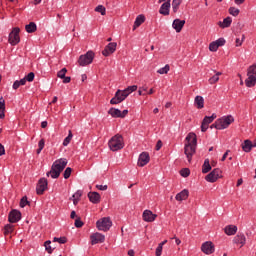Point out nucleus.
Returning <instances> with one entry per match:
<instances>
[{"instance_id":"obj_10","label":"nucleus","mask_w":256,"mask_h":256,"mask_svg":"<svg viewBox=\"0 0 256 256\" xmlns=\"http://www.w3.org/2000/svg\"><path fill=\"white\" fill-rule=\"evenodd\" d=\"M218 179H221V169L216 168L205 176V181L208 183H215Z\"/></svg>"},{"instance_id":"obj_40","label":"nucleus","mask_w":256,"mask_h":256,"mask_svg":"<svg viewBox=\"0 0 256 256\" xmlns=\"http://www.w3.org/2000/svg\"><path fill=\"white\" fill-rule=\"evenodd\" d=\"M44 246H45V250L47 251V253H49V254L53 253V248H51V241L50 240H47L44 243Z\"/></svg>"},{"instance_id":"obj_15","label":"nucleus","mask_w":256,"mask_h":256,"mask_svg":"<svg viewBox=\"0 0 256 256\" xmlns=\"http://www.w3.org/2000/svg\"><path fill=\"white\" fill-rule=\"evenodd\" d=\"M20 219H21V211L15 210V209L10 211L8 215L9 223H19Z\"/></svg>"},{"instance_id":"obj_39","label":"nucleus","mask_w":256,"mask_h":256,"mask_svg":"<svg viewBox=\"0 0 256 256\" xmlns=\"http://www.w3.org/2000/svg\"><path fill=\"white\" fill-rule=\"evenodd\" d=\"M218 49H219V46H217L215 41H213L209 44V51H211L212 53H216V51H218Z\"/></svg>"},{"instance_id":"obj_35","label":"nucleus","mask_w":256,"mask_h":256,"mask_svg":"<svg viewBox=\"0 0 256 256\" xmlns=\"http://www.w3.org/2000/svg\"><path fill=\"white\" fill-rule=\"evenodd\" d=\"M13 233V224H6L4 226V235H11Z\"/></svg>"},{"instance_id":"obj_3","label":"nucleus","mask_w":256,"mask_h":256,"mask_svg":"<svg viewBox=\"0 0 256 256\" xmlns=\"http://www.w3.org/2000/svg\"><path fill=\"white\" fill-rule=\"evenodd\" d=\"M65 167H67V160L65 158L57 159L53 162L51 170L47 172L46 175L47 177L50 175L52 179H59V176Z\"/></svg>"},{"instance_id":"obj_45","label":"nucleus","mask_w":256,"mask_h":256,"mask_svg":"<svg viewBox=\"0 0 256 256\" xmlns=\"http://www.w3.org/2000/svg\"><path fill=\"white\" fill-rule=\"evenodd\" d=\"M83 196V191L78 190L77 192H75L72 195V199H77L78 201H80L81 197Z\"/></svg>"},{"instance_id":"obj_54","label":"nucleus","mask_w":256,"mask_h":256,"mask_svg":"<svg viewBox=\"0 0 256 256\" xmlns=\"http://www.w3.org/2000/svg\"><path fill=\"white\" fill-rule=\"evenodd\" d=\"M96 189L99 191H107L108 186L107 185H96Z\"/></svg>"},{"instance_id":"obj_34","label":"nucleus","mask_w":256,"mask_h":256,"mask_svg":"<svg viewBox=\"0 0 256 256\" xmlns=\"http://www.w3.org/2000/svg\"><path fill=\"white\" fill-rule=\"evenodd\" d=\"M71 139H73V132H71V130H69L68 136L63 141V146L67 147V145H69V143H71Z\"/></svg>"},{"instance_id":"obj_16","label":"nucleus","mask_w":256,"mask_h":256,"mask_svg":"<svg viewBox=\"0 0 256 256\" xmlns=\"http://www.w3.org/2000/svg\"><path fill=\"white\" fill-rule=\"evenodd\" d=\"M142 218L146 223H153L157 219V214H153L151 210H144Z\"/></svg>"},{"instance_id":"obj_49","label":"nucleus","mask_w":256,"mask_h":256,"mask_svg":"<svg viewBox=\"0 0 256 256\" xmlns=\"http://www.w3.org/2000/svg\"><path fill=\"white\" fill-rule=\"evenodd\" d=\"M243 41H245V35H242V39L236 38L235 40L236 47H241V45H243Z\"/></svg>"},{"instance_id":"obj_59","label":"nucleus","mask_w":256,"mask_h":256,"mask_svg":"<svg viewBox=\"0 0 256 256\" xmlns=\"http://www.w3.org/2000/svg\"><path fill=\"white\" fill-rule=\"evenodd\" d=\"M62 79H63V83H71V77L69 76H64V78Z\"/></svg>"},{"instance_id":"obj_43","label":"nucleus","mask_w":256,"mask_h":256,"mask_svg":"<svg viewBox=\"0 0 256 256\" xmlns=\"http://www.w3.org/2000/svg\"><path fill=\"white\" fill-rule=\"evenodd\" d=\"M214 42L218 48L223 47L226 43L225 38H219V39L215 40Z\"/></svg>"},{"instance_id":"obj_47","label":"nucleus","mask_w":256,"mask_h":256,"mask_svg":"<svg viewBox=\"0 0 256 256\" xmlns=\"http://www.w3.org/2000/svg\"><path fill=\"white\" fill-rule=\"evenodd\" d=\"M26 81H28L29 83H31L32 81H34L35 79V73L30 72L25 76Z\"/></svg>"},{"instance_id":"obj_60","label":"nucleus","mask_w":256,"mask_h":256,"mask_svg":"<svg viewBox=\"0 0 256 256\" xmlns=\"http://www.w3.org/2000/svg\"><path fill=\"white\" fill-rule=\"evenodd\" d=\"M183 0H173L172 5H178L180 6Z\"/></svg>"},{"instance_id":"obj_38","label":"nucleus","mask_w":256,"mask_h":256,"mask_svg":"<svg viewBox=\"0 0 256 256\" xmlns=\"http://www.w3.org/2000/svg\"><path fill=\"white\" fill-rule=\"evenodd\" d=\"M95 11L97 13H100L101 15H106L107 10L105 9V7L103 5H99L95 8Z\"/></svg>"},{"instance_id":"obj_2","label":"nucleus","mask_w":256,"mask_h":256,"mask_svg":"<svg viewBox=\"0 0 256 256\" xmlns=\"http://www.w3.org/2000/svg\"><path fill=\"white\" fill-rule=\"evenodd\" d=\"M137 90V85L128 86L124 90H117L115 96L110 100V105H119L123 103L131 93Z\"/></svg>"},{"instance_id":"obj_58","label":"nucleus","mask_w":256,"mask_h":256,"mask_svg":"<svg viewBox=\"0 0 256 256\" xmlns=\"http://www.w3.org/2000/svg\"><path fill=\"white\" fill-rule=\"evenodd\" d=\"M161 147H163V142H161V140H159L156 144V151H159V149H161Z\"/></svg>"},{"instance_id":"obj_64","label":"nucleus","mask_w":256,"mask_h":256,"mask_svg":"<svg viewBox=\"0 0 256 256\" xmlns=\"http://www.w3.org/2000/svg\"><path fill=\"white\" fill-rule=\"evenodd\" d=\"M172 239H175L176 245H179L181 243V239H179L177 237H173Z\"/></svg>"},{"instance_id":"obj_44","label":"nucleus","mask_w":256,"mask_h":256,"mask_svg":"<svg viewBox=\"0 0 256 256\" xmlns=\"http://www.w3.org/2000/svg\"><path fill=\"white\" fill-rule=\"evenodd\" d=\"M180 175L182 177H189V175H191V171L189 170V168H184L180 171Z\"/></svg>"},{"instance_id":"obj_20","label":"nucleus","mask_w":256,"mask_h":256,"mask_svg":"<svg viewBox=\"0 0 256 256\" xmlns=\"http://www.w3.org/2000/svg\"><path fill=\"white\" fill-rule=\"evenodd\" d=\"M183 27H185V20H181L179 18L174 19L172 29H174L176 33H181V31H183Z\"/></svg>"},{"instance_id":"obj_18","label":"nucleus","mask_w":256,"mask_h":256,"mask_svg":"<svg viewBox=\"0 0 256 256\" xmlns=\"http://www.w3.org/2000/svg\"><path fill=\"white\" fill-rule=\"evenodd\" d=\"M233 243L237 245L240 249L241 247H244V245L247 243V238L245 237V234H237L233 238Z\"/></svg>"},{"instance_id":"obj_29","label":"nucleus","mask_w":256,"mask_h":256,"mask_svg":"<svg viewBox=\"0 0 256 256\" xmlns=\"http://www.w3.org/2000/svg\"><path fill=\"white\" fill-rule=\"evenodd\" d=\"M213 73H215V75L208 79L210 85H215V83L219 82V77L223 75L222 72H216L215 70H213Z\"/></svg>"},{"instance_id":"obj_57","label":"nucleus","mask_w":256,"mask_h":256,"mask_svg":"<svg viewBox=\"0 0 256 256\" xmlns=\"http://www.w3.org/2000/svg\"><path fill=\"white\" fill-rule=\"evenodd\" d=\"M179 5H177V4H172V11H173V13H177L178 11H179Z\"/></svg>"},{"instance_id":"obj_26","label":"nucleus","mask_w":256,"mask_h":256,"mask_svg":"<svg viewBox=\"0 0 256 256\" xmlns=\"http://www.w3.org/2000/svg\"><path fill=\"white\" fill-rule=\"evenodd\" d=\"M143 23H145V15L140 14L136 17V19L134 21L133 31H135V29H137V27H141V25H143Z\"/></svg>"},{"instance_id":"obj_8","label":"nucleus","mask_w":256,"mask_h":256,"mask_svg":"<svg viewBox=\"0 0 256 256\" xmlns=\"http://www.w3.org/2000/svg\"><path fill=\"white\" fill-rule=\"evenodd\" d=\"M113 225V222L111 221V218L104 217L96 222V227L98 231H109Z\"/></svg>"},{"instance_id":"obj_11","label":"nucleus","mask_w":256,"mask_h":256,"mask_svg":"<svg viewBox=\"0 0 256 256\" xmlns=\"http://www.w3.org/2000/svg\"><path fill=\"white\" fill-rule=\"evenodd\" d=\"M129 113V110H119L117 108H110L108 110V115H111L114 119L120 118V119H125Z\"/></svg>"},{"instance_id":"obj_22","label":"nucleus","mask_w":256,"mask_h":256,"mask_svg":"<svg viewBox=\"0 0 256 256\" xmlns=\"http://www.w3.org/2000/svg\"><path fill=\"white\" fill-rule=\"evenodd\" d=\"M88 198L91 203H94V205L101 202V195L98 192H89Z\"/></svg>"},{"instance_id":"obj_30","label":"nucleus","mask_w":256,"mask_h":256,"mask_svg":"<svg viewBox=\"0 0 256 256\" xmlns=\"http://www.w3.org/2000/svg\"><path fill=\"white\" fill-rule=\"evenodd\" d=\"M25 30L27 33H35V31H37V24H35V22H30L25 26Z\"/></svg>"},{"instance_id":"obj_41","label":"nucleus","mask_w":256,"mask_h":256,"mask_svg":"<svg viewBox=\"0 0 256 256\" xmlns=\"http://www.w3.org/2000/svg\"><path fill=\"white\" fill-rule=\"evenodd\" d=\"M65 75H67V68H62L60 71L57 73V77L59 79L65 78Z\"/></svg>"},{"instance_id":"obj_53","label":"nucleus","mask_w":256,"mask_h":256,"mask_svg":"<svg viewBox=\"0 0 256 256\" xmlns=\"http://www.w3.org/2000/svg\"><path fill=\"white\" fill-rule=\"evenodd\" d=\"M38 149H45V139H41L38 142Z\"/></svg>"},{"instance_id":"obj_21","label":"nucleus","mask_w":256,"mask_h":256,"mask_svg":"<svg viewBox=\"0 0 256 256\" xmlns=\"http://www.w3.org/2000/svg\"><path fill=\"white\" fill-rule=\"evenodd\" d=\"M170 9H171V0H168L161 5L159 9V13L160 15H164L165 17H167V15H169L170 13Z\"/></svg>"},{"instance_id":"obj_51","label":"nucleus","mask_w":256,"mask_h":256,"mask_svg":"<svg viewBox=\"0 0 256 256\" xmlns=\"http://www.w3.org/2000/svg\"><path fill=\"white\" fill-rule=\"evenodd\" d=\"M0 111H5V99L3 97L0 98Z\"/></svg>"},{"instance_id":"obj_19","label":"nucleus","mask_w":256,"mask_h":256,"mask_svg":"<svg viewBox=\"0 0 256 256\" xmlns=\"http://www.w3.org/2000/svg\"><path fill=\"white\" fill-rule=\"evenodd\" d=\"M149 161H151V158L149 157V153L142 152L138 158V167H145V165H147Z\"/></svg>"},{"instance_id":"obj_55","label":"nucleus","mask_w":256,"mask_h":256,"mask_svg":"<svg viewBox=\"0 0 256 256\" xmlns=\"http://www.w3.org/2000/svg\"><path fill=\"white\" fill-rule=\"evenodd\" d=\"M21 86V84H20V82H19V80H16L14 83H13V89H15V90H17V89H19V87Z\"/></svg>"},{"instance_id":"obj_31","label":"nucleus","mask_w":256,"mask_h":256,"mask_svg":"<svg viewBox=\"0 0 256 256\" xmlns=\"http://www.w3.org/2000/svg\"><path fill=\"white\" fill-rule=\"evenodd\" d=\"M211 170V163L209 162V159L204 160V164L202 165V173H209Z\"/></svg>"},{"instance_id":"obj_1","label":"nucleus","mask_w":256,"mask_h":256,"mask_svg":"<svg viewBox=\"0 0 256 256\" xmlns=\"http://www.w3.org/2000/svg\"><path fill=\"white\" fill-rule=\"evenodd\" d=\"M186 141L187 143L184 146V154L186 155L188 163H191L193 156L197 151V134L193 132L188 133Z\"/></svg>"},{"instance_id":"obj_63","label":"nucleus","mask_w":256,"mask_h":256,"mask_svg":"<svg viewBox=\"0 0 256 256\" xmlns=\"http://www.w3.org/2000/svg\"><path fill=\"white\" fill-rule=\"evenodd\" d=\"M18 82H20V85H25V83H27L26 78H22L21 80H18Z\"/></svg>"},{"instance_id":"obj_37","label":"nucleus","mask_w":256,"mask_h":256,"mask_svg":"<svg viewBox=\"0 0 256 256\" xmlns=\"http://www.w3.org/2000/svg\"><path fill=\"white\" fill-rule=\"evenodd\" d=\"M229 13L230 15H232L233 17H237L240 13L239 8H235V7H230L229 8Z\"/></svg>"},{"instance_id":"obj_36","label":"nucleus","mask_w":256,"mask_h":256,"mask_svg":"<svg viewBox=\"0 0 256 256\" xmlns=\"http://www.w3.org/2000/svg\"><path fill=\"white\" fill-rule=\"evenodd\" d=\"M53 242L59 243L60 245H65V243H67V237H65V236L60 237V238L54 237Z\"/></svg>"},{"instance_id":"obj_5","label":"nucleus","mask_w":256,"mask_h":256,"mask_svg":"<svg viewBox=\"0 0 256 256\" xmlns=\"http://www.w3.org/2000/svg\"><path fill=\"white\" fill-rule=\"evenodd\" d=\"M108 147L110 151H121L125 147V142L123 141V136L120 134L114 135L108 142Z\"/></svg>"},{"instance_id":"obj_24","label":"nucleus","mask_w":256,"mask_h":256,"mask_svg":"<svg viewBox=\"0 0 256 256\" xmlns=\"http://www.w3.org/2000/svg\"><path fill=\"white\" fill-rule=\"evenodd\" d=\"M237 230H238L237 226H235V225H227L224 228V233L226 235H228L229 237H231V236L237 234Z\"/></svg>"},{"instance_id":"obj_62","label":"nucleus","mask_w":256,"mask_h":256,"mask_svg":"<svg viewBox=\"0 0 256 256\" xmlns=\"http://www.w3.org/2000/svg\"><path fill=\"white\" fill-rule=\"evenodd\" d=\"M227 155H229V150H227V151L223 154V156H222V158H221V161H225V159H227Z\"/></svg>"},{"instance_id":"obj_12","label":"nucleus","mask_w":256,"mask_h":256,"mask_svg":"<svg viewBox=\"0 0 256 256\" xmlns=\"http://www.w3.org/2000/svg\"><path fill=\"white\" fill-rule=\"evenodd\" d=\"M48 185H49V182L46 180V178H40L36 186L37 195H43V193L47 191Z\"/></svg>"},{"instance_id":"obj_14","label":"nucleus","mask_w":256,"mask_h":256,"mask_svg":"<svg viewBox=\"0 0 256 256\" xmlns=\"http://www.w3.org/2000/svg\"><path fill=\"white\" fill-rule=\"evenodd\" d=\"M91 245H97L99 243H105V235L96 232L90 236Z\"/></svg>"},{"instance_id":"obj_23","label":"nucleus","mask_w":256,"mask_h":256,"mask_svg":"<svg viewBox=\"0 0 256 256\" xmlns=\"http://www.w3.org/2000/svg\"><path fill=\"white\" fill-rule=\"evenodd\" d=\"M176 201H187L189 199V190L184 189L175 196Z\"/></svg>"},{"instance_id":"obj_17","label":"nucleus","mask_w":256,"mask_h":256,"mask_svg":"<svg viewBox=\"0 0 256 256\" xmlns=\"http://www.w3.org/2000/svg\"><path fill=\"white\" fill-rule=\"evenodd\" d=\"M114 51H117V42H110L102 51V55H104V57H109Z\"/></svg>"},{"instance_id":"obj_56","label":"nucleus","mask_w":256,"mask_h":256,"mask_svg":"<svg viewBox=\"0 0 256 256\" xmlns=\"http://www.w3.org/2000/svg\"><path fill=\"white\" fill-rule=\"evenodd\" d=\"M5 155V146L3 144H0V157H3Z\"/></svg>"},{"instance_id":"obj_42","label":"nucleus","mask_w":256,"mask_h":256,"mask_svg":"<svg viewBox=\"0 0 256 256\" xmlns=\"http://www.w3.org/2000/svg\"><path fill=\"white\" fill-rule=\"evenodd\" d=\"M72 171L73 170L71 169V167H67L63 173L64 179H69V177H71Z\"/></svg>"},{"instance_id":"obj_48","label":"nucleus","mask_w":256,"mask_h":256,"mask_svg":"<svg viewBox=\"0 0 256 256\" xmlns=\"http://www.w3.org/2000/svg\"><path fill=\"white\" fill-rule=\"evenodd\" d=\"M27 205H29V201L27 200V197L24 196L21 200H20V207H27Z\"/></svg>"},{"instance_id":"obj_28","label":"nucleus","mask_w":256,"mask_h":256,"mask_svg":"<svg viewBox=\"0 0 256 256\" xmlns=\"http://www.w3.org/2000/svg\"><path fill=\"white\" fill-rule=\"evenodd\" d=\"M231 23H233V19L231 17H226L222 22H219V27L221 29H227V27H231Z\"/></svg>"},{"instance_id":"obj_50","label":"nucleus","mask_w":256,"mask_h":256,"mask_svg":"<svg viewBox=\"0 0 256 256\" xmlns=\"http://www.w3.org/2000/svg\"><path fill=\"white\" fill-rule=\"evenodd\" d=\"M74 225H75V227H77L79 229V228L83 227L84 223H83V221H81V218H77L75 220Z\"/></svg>"},{"instance_id":"obj_7","label":"nucleus","mask_w":256,"mask_h":256,"mask_svg":"<svg viewBox=\"0 0 256 256\" xmlns=\"http://www.w3.org/2000/svg\"><path fill=\"white\" fill-rule=\"evenodd\" d=\"M93 59H95V53L93 51H88L86 54L79 57L78 64L80 67H87V65L93 63Z\"/></svg>"},{"instance_id":"obj_27","label":"nucleus","mask_w":256,"mask_h":256,"mask_svg":"<svg viewBox=\"0 0 256 256\" xmlns=\"http://www.w3.org/2000/svg\"><path fill=\"white\" fill-rule=\"evenodd\" d=\"M194 105L197 109H203V107H205V99L203 96H196L194 99Z\"/></svg>"},{"instance_id":"obj_32","label":"nucleus","mask_w":256,"mask_h":256,"mask_svg":"<svg viewBox=\"0 0 256 256\" xmlns=\"http://www.w3.org/2000/svg\"><path fill=\"white\" fill-rule=\"evenodd\" d=\"M169 71H171V66H169V64H166L164 67L158 69L157 73L159 75H167V73H169Z\"/></svg>"},{"instance_id":"obj_33","label":"nucleus","mask_w":256,"mask_h":256,"mask_svg":"<svg viewBox=\"0 0 256 256\" xmlns=\"http://www.w3.org/2000/svg\"><path fill=\"white\" fill-rule=\"evenodd\" d=\"M215 119H217V115L212 114L211 116H205L202 122L206 125H209L210 123H213Z\"/></svg>"},{"instance_id":"obj_46","label":"nucleus","mask_w":256,"mask_h":256,"mask_svg":"<svg viewBox=\"0 0 256 256\" xmlns=\"http://www.w3.org/2000/svg\"><path fill=\"white\" fill-rule=\"evenodd\" d=\"M163 254V244H158L155 255L156 256H161Z\"/></svg>"},{"instance_id":"obj_52","label":"nucleus","mask_w":256,"mask_h":256,"mask_svg":"<svg viewBox=\"0 0 256 256\" xmlns=\"http://www.w3.org/2000/svg\"><path fill=\"white\" fill-rule=\"evenodd\" d=\"M209 129V124H205V122H202L201 124V131L202 133H205Z\"/></svg>"},{"instance_id":"obj_13","label":"nucleus","mask_w":256,"mask_h":256,"mask_svg":"<svg viewBox=\"0 0 256 256\" xmlns=\"http://www.w3.org/2000/svg\"><path fill=\"white\" fill-rule=\"evenodd\" d=\"M201 251L205 255H213L215 253V245L211 241H206L202 244Z\"/></svg>"},{"instance_id":"obj_4","label":"nucleus","mask_w":256,"mask_h":256,"mask_svg":"<svg viewBox=\"0 0 256 256\" xmlns=\"http://www.w3.org/2000/svg\"><path fill=\"white\" fill-rule=\"evenodd\" d=\"M235 122V118L232 115L223 116L215 121L214 124L211 125V129H218L219 131H223V129H227L231 123Z\"/></svg>"},{"instance_id":"obj_6","label":"nucleus","mask_w":256,"mask_h":256,"mask_svg":"<svg viewBox=\"0 0 256 256\" xmlns=\"http://www.w3.org/2000/svg\"><path fill=\"white\" fill-rule=\"evenodd\" d=\"M246 87H255L256 85V63L252 64L247 69V79L245 80Z\"/></svg>"},{"instance_id":"obj_9","label":"nucleus","mask_w":256,"mask_h":256,"mask_svg":"<svg viewBox=\"0 0 256 256\" xmlns=\"http://www.w3.org/2000/svg\"><path fill=\"white\" fill-rule=\"evenodd\" d=\"M19 33H21V29L19 27H15L9 34L8 42L10 45L15 46L19 45L21 38L19 37Z\"/></svg>"},{"instance_id":"obj_61","label":"nucleus","mask_w":256,"mask_h":256,"mask_svg":"<svg viewBox=\"0 0 256 256\" xmlns=\"http://www.w3.org/2000/svg\"><path fill=\"white\" fill-rule=\"evenodd\" d=\"M234 3L236 5H243L245 3V0H234Z\"/></svg>"},{"instance_id":"obj_25","label":"nucleus","mask_w":256,"mask_h":256,"mask_svg":"<svg viewBox=\"0 0 256 256\" xmlns=\"http://www.w3.org/2000/svg\"><path fill=\"white\" fill-rule=\"evenodd\" d=\"M253 147H256V145H253V142H251V140H245L242 143V151H244L245 153H251V149H253Z\"/></svg>"}]
</instances>
